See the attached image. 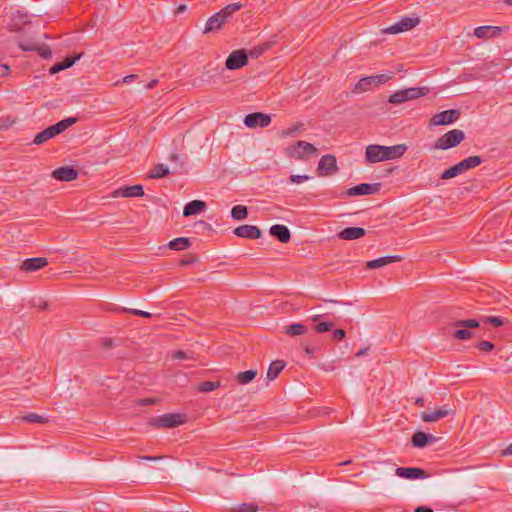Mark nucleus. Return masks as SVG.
Segmentation results:
<instances>
[{
    "label": "nucleus",
    "mask_w": 512,
    "mask_h": 512,
    "mask_svg": "<svg viewBox=\"0 0 512 512\" xmlns=\"http://www.w3.org/2000/svg\"><path fill=\"white\" fill-rule=\"evenodd\" d=\"M380 184H368L361 183L354 187H351L346 190L345 195L347 196H362V195H372L378 192Z\"/></svg>",
    "instance_id": "obj_14"
},
{
    "label": "nucleus",
    "mask_w": 512,
    "mask_h": 512,
    "mask_svg": "<svg viewBox=\"0 0 512 512\" xmlns=\"http://www.w3.org/2000/svg\"><path fill=\"white\" fill-rule=\"evenodd\" d=\"M414 512H433V510L427 506H419L414 510Z\"/></svg>",
    "instance_id": "obj_59"
},
{
    "label": "nucleus",
    "mask_w": 512,
    "mask_h": 512,
    "mask_svg": "<svg viewBox=\"0 0 512 512\" xmlns=\"http://www.w3.org/2000/svg\"><path fill=\"white\" fill-rule=\"evenodd\" d=\"M465 170L461 164V162L457 163L456 165L450 167L449 169L445 170L442 175H441V178L444 179V180H447V179H450V178H454L462 173H464Z\"/></svg>",
    "instance_id": "obj_34"
},
{
    "label": "nucleus",
    "mask_w": 512,
    "mask_h": 512,
    "mask_svg": "<svg viewBox=\"0 0 512 512\" xmlns=\"http://www.w3.org/2000/svg\"><path fill=\"white\" fill-rule=\"evenodd\" d=\"M482 321L484 323H489L495 327H499V326H502L503 325V320L502 318L500 317H496V316H485L482 318Z\"/></svg>",
    "instance_id": "obj_45"
},
{
    "label": "nucleus",
    "mask_w": 512,
    "mask_h": 512,
    "mask_svg": "<svg viewBox=\"0 0 512 512\" xmlns=\"http://www.w3.org/2000/svg\"><path fill=\"white\" fill-rule=\"evenodd\" d=\"M161 456H141L140 459L147 460V461H157L160 460Z\"/></svg>",
    "instance_id": "obj_60"
},
{
    "label": "nucleus",
    "mask_w": 512,
    "mask_h": 512,
    "mask_svg": "<svg viewBox=\"0 0 512 512\" xmlns=\"http://www.w3.org/2000/svg\"><path fill=\"white\" fill-rule=\"evenodd\" d=\"M366 235V230L361 227H347L341 230L337 237L342 240H356Z\"/></svg>",
    "instance_id": "obj_23"
},
{
    "label": "nucleus",
    "mask_w": 512,
    "mask_h": 512,
    "mask_svg": "<svg viewBox=\"0 0 512 512\" xmlns=\"http://www.w3.org/2000/svg\"><path fill=\"white\" fill-rule=\"evenodd\" d=\"M428 92L429 89L427 87H410L391 94L388 98V102L395 105L402 104L404 102L425 96L428 94Z\"/></svg>",
    "instance_id": "obj_1"
},
{
    "label": "nucleus",
    "mask_w": 512,
    "mask_h": 512,
    "mask_svg": "<svg viewBox=\"0 0 512 512\" xmlns=\"http://www.w3.org/2000/svg\"><path fill=\"white\" fill-rule=\"evenodd\" d=\"M10 69L7 65H0V76H5L9 73Z\"/></svg>",
    "instance_id": "obj_58"
},
{
    "label": "nucleus",
    "mask_w": 512,
    "mask_h": 512,
    "mask_svg": "<svg viewBox=\"0 0 512 512\" xmlns=\"http://www.w3.org/2000/svg\"><path fill=\"white\" fill-rule=\"evenodd\" d=\"M226 21L227 19L220 12L213 14L207 20L203 33L207 34L220 30Z\"/></svg>",
    "instance_id": "obj_19"
},
{
    "label": "nucleus",
    "mask_w": 512,
    "mask_h": 512,
    "mask_svg": "<svg viewBox=\"0 0 512 512\" xmlns=\"http://www.w3.org/2000/svg\"><path fill=\"white\" fill-rule=\"evenodd\" d=\"M460 114L461 113L458 109H449L442 111L432 117L431 125L442 126L452 124L459 119Z\"/></svg>",
    "instance_id": "obj_9"
},
{
    "label": "nucleus",
    "mask_w": 512,
    "mask_h": 512,
    "mask_svg": "<svg viewBox=\"0 0 512 512\" xmlns=\"http://www.w3.org/2000/svg\"><path fill=\"white\" fill-rule=\"evenodd\" d=\"M502 455H512V443L502 451Z\"/></svg>",
    "instance_id": "obj_62"
},
{
    "label": "nucleus",
    "mask_w": 512,
    "mask_h": 512,
    "mask_svg": "<svg viewBox=\"0 0 512 512\" xmlns=\"http://www.w3.org/2000/svg\"><path fill=\"white\" fill-rule=\"evenodd\" d=\"M37 47H38L37 44H24V43L20 44V48L23 51H35Z\"/></svg>",
    "instance_id": "obj_54"
},
{
    "label": "nucleus",
    "mask_w": 512,
    "mask_h": 512,
    "mask_svg": "<svg viewBox=\"0 0 512 512\" xmlns=\"http://www.w3.org/2000/svg\"><path fill=\"white\" fill-rule=\"evenodd\" d=\"M186 10H187V6H186L185 4H181V5H179V6L175 9L174 14H175V15H178V14L184 13Z\"/></svg>",
    "instance_id": "obj_56"
},
{
    "label": "nucleus",
    "mask_w": 512,
    "mask_h": 512,
    "mask_svg": "<svg viewBox=\"0 0 512 512\" xmlns=\"http://www.w3.org/2000/svg\"><path fill=\"white\" fill-rule=\"evenodd\" d=\"M144 195V190L142 185H133V186H125L121 187L114 192V196L132 198V197H141Z\"/></svg>",
    "instance_id": "obj_22"
},
{
    "label": "nucleus",
    "mask_w": 512,
    "mask_h": 512,
    "mask_svg": "<svg viewBox=\"0 0 512 512\" xmlns=\"http://www.w3.org/2000/svg\"><path fill=\"white\" fill-rule=\"evenodd\" d=\"M307 327L301 323H293L284 328V331L289 336H300L307 332Z\"/></svg>",
    "instance_id": "obj_31"
},
{
    "label": "nucleus",
    "mask_w": 512,
    "mask_h": 512,
    "mask_svg": "<svg viewBox=\"0 0 512 512\" xmlns=\"http://www.w3.org/2000/svg\"><path fill=\"white\" fill-rule=\"evenodd\" d=\"M311 177L309 175H291L290 181L294 184H300L308 181Z\"/></svg>",
    "instance_id": "obj_51"
},
{
    "label": "nucleus",
    "mask_w": 512,
    "mask_h": 512,
    "mask_svg": "<svg viewBox=\"0 0 512 512\" xmlns=\"http://www.w3.org/2000/svg\"><path fill=\"white\" fill-rule=\"evenodd\" d=\"M76 122V118L74 117H69V118H66L64 120H61L59 121L58 123L55 124L56 128L58 129V132L59 133H62L63 131H65L68 127H70L71 125H73L74 123Z\"/></svg>",
    "instance_id": "obj_41"
},
{
    "label": "nucleus",
    "mask_w": 512,
    "mask_h": 512,
    "mask_svg": "<svg viewBox=\"0 0 512 512\" xmlns=\"http://www.w3.org/2000/svg\"><path fill=\"white\" fill-rule=\"evenodd\" d=\"M455 412L456 410L453 406L443 405L442 407H439L433 411L422 412L421 419L423 422L432 423L447 416L454 415Z\"/></svg>",
    "instance_id": "obj_8"
},
{
    "label": "nucleus",
    "mask_w": 512,
    "mask_h": 512,
    "mask_svg": "<svg viewBox=\"0 0 512 512\" xmlns=\"http://www.w3.org/2000/svg\"><path fill=\"white\" fill-rule=\"evenodd\" d=\"M206 208V203L201 200H193L188 202L183 209V215L185 217L197 215Z\"/></svg>",
    "instance_id": "obj_27"
},
{
    "label": "nucleus",
    "mask_w": 512,
    "mask_h": 512,
    "mask_svg": "<svg viewBox=\"0 0 512 512\" xmlns=\"http://www.w3.org/2000/svg\"><path fill=\"white\" fill-rule=\"evenodd\" d=\"M345 336H346V332L343 329H336L332 333V338L335 341H341L345 338Z\"/></svg>",
    "instance_id": "obj_53"
},
{
    "label": "nucleus",
    "mask_w": 512,
    "mask_h": 512,
    "mask_svg": "<svg viewBox=\"0 0 512 512\" xmlns=\"http://www.w3.org/2000/svg\"><path fill=\"white\" fill-rule=\"evenodd\" d=\"M477 348L481 351H484V352H490L491 350H493L494 348V344L490 341H481L478 345H477Z\"/></svg>",
    "instance_id": "obj_50"
},
{
    "label": "nucleus",
    "mask_w": 512,
    "mask_h": 512,
    "mask_svg": "<svg viewBox=\"0 0 512 512\" xmlns=\"http://www.w3.org/2000/svg\"><path fill=\"white\" fill-rule=\"evenodd\" d=\"M368 350L369 348L366 347V348H363V349H360L357 353H356V357H360V356H364L368 353Z\"/></svg>",
    "instance_id": "obj_61"
},
{
    "label": "nucleus",
    "mask_w": 512,
    "mask_h": 512,
    "mask_svg": "<svg viewBox=\"0 0 512 512\" xmlns=\"http://www.w3.org/2000/svg\"><path fill=\"white\" fill-rule=\"evenodd\" d=\"M248 54L243 49L235 50L226 59V67L229 70L242 68L247 64Z\"/></svg>",
    "instance_id": "obj_11"
},
{
    "label": "nucleus",
    "mask_w": 512,
    "mask_h": 512,
    "mask_svg": "<svg viewBox=\"0 0 512 512\" xmlns=\"http://www.w3.org/2000/svg\"><path fill=\"white\" fill-rule=\"evenodd\" d=\"M384 161L401 158L407 151L406 144H397L394 146H384Z\"/></svg>",
    "instance_id": "obj_20"
},
{
    "label": "nucleus",
    "mask_w": 512,
    "mask_h": 512,
    "mask_svg": "<svg viewBox=\"0 0 512 512\" xmlns=\"http://www.w3.org/2000/svg\"><path fill=\"white\" fill-rule=\"evenodd\" d=\"M338 170L336 157L332 154H326L321 157L317 171L320 176L332 175Z\"/></svg>",
    "instance_id": "obj_10"
},
{
    "label": "nucleus",
    "mask_w": 512,
    "mask_h": 512,
    "mask_svg": "<svg viewBox=\"0 0 512 512\" xmlns=\"http://www.w3.org/2000/svg\"><path fill=\"white\" fill-rule=\"evenodd\" d=\"M193 353H187L185 351H182V350H177V351H173L171 356L173 359H192L193 358Z\"/></svg>",
    "instance_id": "obj_48"
},
{
    "label": "nucleus",
    "mask_w": 512,
    "mask_h": 512,
    "mask_svg": "<svg viewBox=\"0 0 512 512\" xmlns=\"http://www.w3.org/2000/svg\"><path fill=\"white\" fill-rule=\"evenodd\" d=\"M383 145L370 144L365 148V160L368 164H375L384 161Z\"/></svg>",
    "instance_id": "obj_15"
},
{
    "label": "nucleus",
    "mask_w": 512,
    "mask_h": 512,
    "mask_svg": "<svg viewBox=\"0 0 512 512\" xmlns=\"http://www.w3.org/2000/svg\"><path fill=\"white\" fill-rule=\"evenodd\" d=\"M271 123V117L261 112L250 113L245 116L244 124L249 128L267 127Z\"/></svg>",
    "instance_id": "obj_12"
},
{
    "label": "nucleus",
    "mask_w": 512,
    "mask_h": 512,
    "mask_svg": "<svg viewBox=\"0 0 512 512\" xmlns=\"http://www.w3.org/2000/svg\"><path fill=\"white\" fill-rule=\"evenodd\" d=\"M465 138L462 130L453 129L442 135L435 142L434 148L439 150H447L459 145Z\"/></svg>",
    "instance_id": "obj_2"
},
{
    "label": "nucleus",
    "mask_w": 512,
    "mask_h": 512,
    "mask_svg": "<svg viewBox=\"0 0 512 512\" xmlns=\"http://www.w3.org/2000/svg\"><path fill=\"white\" fill-rule=\"evenodd\" d=\"M424 403H425V402H424V399H423L422 397H419V398H417V399L415 400V404H416L417 406L422 407V406H424Z\"/></svg>",
    "instance_id": "obj_64"
},
{
    "label": "nucleus",
    "mask_w": 512,
    "mask_h": 512,
    "mask_svg": "<svg viewBox=\"0 0 512 512\" xmlns=\"http://www.w3.org/2000/svg\"><path fill=\"white\" fill-rule=\"evenodd\" d=\"M453 326L458 328L453 333V336L456 339L468 340L472 337V332L469 329L479 327V322L475 319L459 320V321H456L453 324Z\"/></svg>",
    "instance_id": "obj_7"
},
{
    "label": "nucleus",
    "mask_w": 512,
    "mask_h": 512,
    "mask_svg": "<svg viewBox=\"0 0 512 512\" xmlns=\"http://www.w3.org/2000/svg\"><path fill=\"white\" fill-rule=\"evenodd\" d=\"M186 422V416L179 413H166L157 418L153 425L159 428H174Z\"/></svg>",
    "instance_id": "obj_6"
},
{
    "label": "nucleus",
    "mask_w": 512,
    "mask_h": 512,
    "mask_svg": "<svg viewBox=\"0 0 512 512\" xmlns=\"http://www.w3.org/2000/svg\"><path fill=\"white\" fill-rule=\"evenodd\" d=\"M483 162L480 156H469L468 158L461 161V164L465 171L473 169L479 166Z\"/></svg>",
    "instance_id": "obj_36"
},
{
    "label": "nucleus",
    "mask_w": 512,
    "mask_h": 512,
    "mask_svg": "<svg viewBox=\"0 0 512 512\" xmlns=\"http://www.w3.org/2000/svg\"><path fill=\"white\" fill-rule=\"evenodd\" d=\"M80 58V56H74V57H67L65 58L60 64L64 69H67L69 67H71L78 59Z\"/></svg>",
    "instance_id": "obj_49"
},
{
    "label": "nucleus",
    "mask_w": 512,
    "mask_h": 512,
    "mask_svg": "<svg viewBox=\"0 0 512 512\" xmlns=\"http://www.w3.org/2000/svg\"><path fill=\"white\" fill-rule=\"evenodd\" d=\"M507 30V27H499V26H479L475 28L474 35L479 39H488L499 36Z\"/></svg>",
    "instance_id": "obj_16"
},
{
    "label": "nucleus",
    "mask_w": 512,
    "mask_h": 512,
    "mask_svg": "<svg viewBox=\"0 0 512 512\" xmlns=\"http://www.w3.org/2000/svg\"><path fill=\"white\" fill-rule=\"evenodd\" d=\"M395 474L400 478L410 480L425 479L428 477L426 471L418 467H398L395 470Z\"/></svg>",
    "instance_id": "obj_13"
},
{
    "label": "nucleus",
    "mask_w": 512,
    "mask_h": 512,
    "mask_svg": "<svg viewBox=\"0 0 512 512\" xmlns=\"http://www.w3.org/2000/svg\"><path fill=\"white\" fill-rule=\"evenodd\" d=\"M137 78V75L135 74H130V75H127L125 76L123 79H122V83H131L133 82L135 79Z\"/></svg>",
    "instance_id": "obj_55"
},
{
    "label": "nucleus",
    "mask_w": 512,
    "mask_h": 512,
    "mask_svg": "<svg viewBox=\"0 0 512 512\" xmlns=\"http://www.w3.org/2000/svg\"><path fill=\"white\" fill-rule=\"evenodd\" d=\"M285 367V362L281 360L273 361L267 371V378L269 381H272L278 377V375L281 373V371Z\"/></svg>",
    "instance_id": "obj_30"
},
{
    "label": "nucleus",
    "mask_w": 512,
    "mask_h": 512,
    "mask_svg": "<svg viewBox=\"0 0 512 512\" xmlns=\"http://www.w3.org/2000/svg\"><path fill=\"white\" fill-rule=\"evenodd\" d=\"M258 506L253 503H242L238 506L237 512H256Z\"/></svg>",
    "instance_id": "obj_46"
},
{
    "label": "nucleus",
    "mask_w": 512,
    "mask_h": 512,
    "mask_svg": "<svg viewBox=\"0 0 512 512\" xmlns=\"http://www.w3.org/2000/svg\"><path fill=\"white\" fill-rule=\"evenodd\" d=\"M268 49V45L267 44H263L261 46H258V47H254L253 49H251L249 51V55L253 58H257L259 57L264 51H266Z\"/></svg>",
    "instance_id": "obj_47"
},
{
    "label": "nucleus",
    "mask_w": 512,
    "mask_h": 512,
    "mask_svg": "<svg viewBox=\"0 0 512 512\" xmlns=\"http://www.w3.org/2000/svg\"><path fill=\"white\" fill-rule=\"evenodd\" d=\"M62 70H63V68H62V66H61V64H60V63H58V64H56V65H54V66H52V67L50 68V72H51V74H55V73H57V72H59V71H62Z\"/></svg>",
    "instance_id": "obj_57"
},
{
    "label": "nucleus",
    "mask_w": 512,
    "mask_h": 512,
    "mask_svg": "<svg viewBox=\"0 0 512 512\" xmlns=\"http://www.w3.org/2000/svg\"><path fill=\"white\" fill-rule=\"evenodd\" d=\"M22 420L30 423H47L49 420L45 416L38 415L36 413H29L22 417Z\"/></svg>",
    "instance_id": "obj_40"
},
{
    "label": "nucleus",
    "mask_w": 512,
    "mask_h": 512,
    "mask_svg": "<svg viewBox=\"0 0 512 512\" xmlns=\"http://www.w3.org/2000/svg\"><path fill=\"white\" fill-rule=\"evenodd\" d=\"M320 350H321V346L320 345H315V346L306 345V346H304V352H305L306 356L309 359L314 358L316 356V354H318V352Z\"/></svg>",
    "instance_id": "obj_43"
},
{
    "label": "nucleus",
    "mask_w": 512,
    "mask_h": 512,
    "mask_svg": "<svg viewBox=\"0 0 512 512\" xmlns=\"http://www.w3.org/2000/svg\"><path fill=\"white\" fill-rule=\"evenodd\" d=\"M221 386L219 381H205L199 384L198 390L201 392H211Z\"/></svg>",
    "instance_id": "obj_38"
},
{
    "label": "nucleus",
    "mask_w": 512,
    "mask_h": 512,
    "mask_svg": "<svg viewBox=\"0 0 512 512\" xmlns=\"http://www.w3.org/2000/svg\"><path fill=\"white\" fill-rule=\"evenodd\" d=\"M420 23L418 16H405L402 17L397 23L388 26L383 30L386 34H398L409 31Z\"/></svg>",
    "instance_id": "obj_5"
},
{
    "label": "nucleus",
    "mask_w": 512,
    "mask_h": 512,
    "mask_svg": "<svg viewBox=\"0 0 512 512\" xmlns=\"http://www.w3.org/2000/svg\"><path fill=\"white\" fill-rule=\"evenodd\" d=\"M286 153L290 158L302 160L310 154H316L317 148L309 142L300 140L289 146Z\"/></svg>",
    "instance_id": "obj_4"
},
{
    "label": "nucleus",
    "mask_w": 512,
    "mask_h": 512,
    "mask_svg": "<svg viewBox=\"0 0 512 512\" xmlns=\"http://www.w3.org/2000/svg\"><path fill=\"white\" fill-rule=\"evenodd\" d=\"M400 260H402V257L399 255L384 256L368 261L366 263V267L368 269H376Z\"/></svg>",
    "instance_id": "obj_26"
},
{
    "label": "nucleus",
    "mask_w": 512,
    "mask_h": 512,
    "mask_svg": "<svg viewBox=\"0 0 512 512\" xmlns=\"http://www.w3.org/2000/svg\"><path fill=\"white\" fill-rule=\"evenodd\" d=\"M191 245L190 240L186 237H178L169 242V248L172 250H185Z\"/></svg>",
    "instance_id": "obj_32"
},
{
    "label": "nucleus",
    "mask_w": 512,
    "mask_h": 512,
    "mask_svg": "<svg viewBox=\"0 0 512 512\" xmlns=\"http://www.w3.org/2000/svg\"><path fill=\"white\" fill-rule=\"evenodd\" d=\"M321 318H322V315H320V314L313 315L310 317L311 321L316 323V325L314 326L315 332L325 333V332L330 331L334 326V322L320 321Z\"/></svg>",
    "instance_id": "obj_29"
},
{
    "label": "nucleus",
    "mask_w": 512,
    "mask_h": 512,
    "mask_svg": "<svg viewBox=\"0 0 512 512\" xmlns=\"http://www.w3.org/2000/svg\"><path fill=\"white\" fill-rule=\"evenodd\" d=\"M35 51H37L38 54L44 59H48L52 56L51 49L45 44L38 45Z\"/></svg>",
    "instance_id": "obj_44"
},
{
    "label": "nucleus",
    "mask_w": 512,
    "mask_h": 512,
    "mask_svg": "<svg viewBox=\"0 0 512 512\" xmlns=\"http://www.w3.org/2000/svg\"><path fill=\"white\" fill-rule=\"evenodd\" d=\"M231 216L234 220H244L248 216L247 207L244 205H236L231 210Z\"/></svg>",
    "instance_id": "obj_35"
},
{
    "label": "nucleus",
    "mask_w": 512,
    "mask_h": 512,
    "mask_svg": "<svg viewBox=\"0 0 512 512\" xmlns=\"http://www.w3.org/2000/svg\"><path fill=\"white\" fill-rule=\"evenodd\" d=\"M234 234L240 238L258 239L261 236V230L255 225H241L235 228Z\"/></svg>",
    "instance_id": "obj_18"
},
{
    "label": "nucleus",
    "mask_w": 512,
    "mask_h": 512,
    "mask_svg": "<svg viewBox=\"0 0 512 512\" xmlns=\"http://www.w3.org/2000/svg\"><path fill=\"white\" fill-rule=\"evenodd\" d=\"M60 134L58 132V129L55 125H52L46 129H44L42 132L38 133L33 140V143L36 145H40L48 141L49 139L55 137L56 135Z\"/></svg>",
    "instance_id": "obj_28"
},
{
    "label": "nucleus",
    "mask_w": 512,
    "mask_h": 512,
    "mask_svg": "<svg viewBox=\"0 0 512 512\" xmlns=\"http://www.w3.org/2000/svg\"><path fill=\"white\" fill-rule=\"evenodd\" d=\"M242 5L240 3H231L221 9L219 12L228 20V18L235 12H237Z\"/></svg>",
    "instance_id": "obj_39"
},
{
    "label": "nucleus",
    "mask_w": 512,
    "mask_h": 512,
    "mask_svg": "<svg viewBox=\"0 0 512 512\" xmlns=\"http://www.w3.org/2000/svg\"><path fill=\"white\" fill-rule=\"evenodd\" d=\"M435 441V436L422 431L415 432L411 438L412 445L417 448H423L427 444L434 443Z\"/></svg>",
    "instance_id": "obj_24"
},
{
    "label": "nucleus",
    "mask_w": 512,
    "mask_h": 512,
    "mask_svg": "<svg viewBox=\"0 0 512 512\" xmlns=\"http://www.w3.org/2000/svg\"><path fill=\"white\" fill-rule=\"evenodd\" d=\"M126 312L131 313L133 315L150 318L152 315L149 312L138 310V309H124Z\"/></svg>",
    "instance_id": "obj_52"
},
{
    "label": "nucleus",
    "mask_w": 512,
    "mask_h": 512,
    "mask_svg": "<svg viewBox=\"0 0 512 512\" xmlns=\"http://www.w3.org/2000/svg\"><path fill=\"white\" fill-rule=\"evenodd\" d=\"M53 177L60 181H72L78 177V171L70 166H63L53 171Z\"/></svg>",
    "instance_id": "obj_21"
},
{
    "label": "nucleus",
    "mask_w": 512,
    "mask_h": 512,
    "mask_svg": "<svg viewBox=\"0 0 512 512\" xmlns=\"http://www.w3.org/2000/svg\"><path fill=\"white\" fill-rule=\"evenodd\" d=\"M300 128H301V124H295L291 127L283 129L280 132V136L283 138L289 137V136H294L299 131Z\"/></svg>",
    "instance_id": "obj_42"
},
{
    "label": "nucleus",
    "mask_w": 512,
    "mask_h": 512,
    "mask_svg": "<svg viewBox=\"0 0 512 512\" xmlns=\"http://www.w3.org/2000/svg\"><path fill=\"white\" fill-rule=\"evenodd\" d=\"M170 174L167 166L164 164H157L154 169L150 172L149 178L157 179L162 178Z\"/></svg>",
    "instance_id": "obj_37"
},
{
    "label": "nucleus",
    "mask_w": 512,
    "mask_h": 512,
    "mask_svg": "<svg viewBox=\"0 0 512 512\" xmlns=\"http://www.w3.org/2000/svg\"><path fill=\"white\" fill-rule=\"evenodd\" d=\"M270 234L277 238L281 243H287L290 241L291 234L289 229L285 225L275 224L270 227Z\"/></svg>",
    "instance_id": "obj_25"
},
{
    "label": "nucleus",
    "mask_w": 512,
    "mask_h": 512,
    "mask_svg": "<svg viewBox=\"0 0 512 512\" xmlns=\"http://www.w3.org/2000/svg\"><path fill=\"white\" fill-rule=\"evenodd\" d=\"M393 77H394L393 72L363 77L358 81L355 89L358 92H366L372 86H378V85L384 84V83L388 82L389 80H391Z\"/></svg>",
    "instance_id": "obj_3"
},
{
    "label": "nucleus",
    "mask_w": 512,
    "mask_h": 512,
    "mask_svg": "<svg viewBox=\"0 0 512 512\" xmlns=\"http://www.w3.org/2000/svg\"><path fill=\"white\" fill-rule=\"evenodd\" d=\"M157 82H158V80H156V79L151 80V81L147 84L146 88H147V89H152L153 87H155V86H156Z\"/></svg>",
    "instance_id": "obj_63"
},
{
    "label": "nucleus",
    "mask_w": 512,
    "mask_h": 512,
    "mask_svg": "<svg viewBox=\"0 0 512 512\" xmlns=\"http://www.w3.org/2000/svg\"><path fill=\"white\" fill-rule=\"evenodd\" d=\"M48 265V260L45 257H34L25 259L20 269L24 272H36Z\"/></svg>",
    "instance_id": "obj_17"
},
{
    "label": "nucleus",
    "mask_w": 512,
    "mask_h": 512,
    "mask_svg": "<svg viewBox=\"0 0 512 512\" xmlns=\"http://www.w3.org/2000/svg\"><path fill=\"white\" fill-rule=\"evenodd\" d=\"M257 374H258L257 371L253 370V369L247 370L244 372H240L236 375V381L242 385L248 384L255 379Z\"/></svg>",
    "instance_id": "obj_33"
}]
</instances>
